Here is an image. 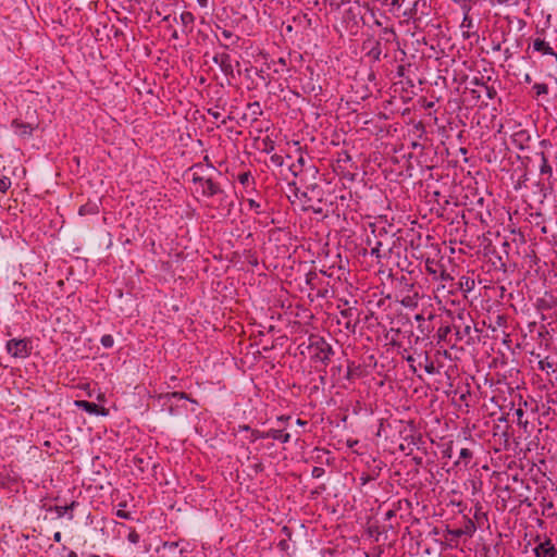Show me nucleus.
Masks as SVG:
<instances>
[{
    "label": "nucleus",
    "mask_w": 557,
    "mask_h": 557,
    "mask_svg": "<svg viewBox=\"0 0 557 557\" xmlns=\"http://www.w3.org/2000/svg\"><path fill=\"white\" fill-rule=\"evenodd\" d=\"M215 168L212 163L205 166L203 163L198 162L188 168L185 172L186 175L191 176V182L196 186L195 191L205 198L220 197V207H232L233 202L226 203L228 198L227 194L222 188L221 184L214 180L212 172Z\"/></svg>",
    "instance_id": "obj_1"
},
{
    "label": "nucleus",
    "mask_w": 557,
    "mask_h": 557,
    "mask_svg": "<svg viewBox=\"0 0 557 557\" xmlns=\"http://www.w3.org/2000/svg\"><path fill=\"white\" fill-rule=\"evenodd\" d=\"M395 300L407 309H416L421 298L419 286L406 274L395 277Z\"/></svg>",
    "instance_id": "obj_2"
},
{
    "label": "nucleus",
    "mask_w": 557,
    "mask_h": 557,
    "mask_svg": "<svg viewBox=\"0 0 557 557\" xmlns=\"http://www.w3.org/2000/svg\"><path fill=\"white\" fill-rule=\"evenodd\" d=\"M454 327V345L463 343L466 345H472L479 338L474 333L479 330L474 326V321L469 312L461 311L455 318H453Z\"/></svg>",
    "instance_id": "obj_3"
},
{
    "label": "nucleus",
    "mask_w": 557,
    "mask_h": 557,
    "mask_svg": "<svg viewBox=\"0 0 557 557\" xmlns=\"http://www.w3.org/2000/svg\"><path fill=\"white\" fill-rule=\"evenodd\" d=\"M307 350L314 362H321L325 367L330 363L334 355L332 345L320 335L311 334L308 337Z\"/></svg>",
    "instance_id": "obj_4"
},
{
    "label": "nucleus",
    "mask_w": 557,
    "mask_h": 557,
    "mask_svg": "<svg viewBox=\"0 0 557 557\" xmlns=\"http://www.w3.org/2000/svg\"><path fill=\"white\" fill-rule=\"evenodd\" d=\"M531 45H529V49L532 47L533 52H537L541 55H552L555 58L557 62V52L554 50L550 41H548L545 37V29H536L534 37L531 38Z\"/></svg>",
    "instance_id": "obj_5"
},
{
    "label": "nucleus",
    "mask_w": 557,
    "mask_h": 557,
    "mask_svg": "<svg viewBox=\"0 0 557 557\" xmlns=\"http://www.w3.org/2000/svg\"><path fill=\"white\" fill-rule=\"evenodd\" d=\"M5 349L13 358L25 359L32 354V344L28 338H12L7 342Z\"/></svg>",
    "instance_id": "obj_6"
},
{
    "label": "nucleus",
    "mask_w": 557,
    "mask_h": 557,
    "mask_svg": "<svg viewBox=\"0 0 557 557\" xmlns=\"http://www.w3.org/2000/svg\"><path fill=\"white\" fill-rule=\"evenodd\" d=\"M382 39L371 36L362 42V50H367L366 55L373 62H380L382 59Z\"/></svg>",
    "instance_id": "obj_7"
},
{
    "label": "nucleus",
    "mask_w": 557,
    "mask_h": 557,
    "mask_svg": "<svg viewBox=\"0 0 557 557\" xmlns=\"http://www.w3.org/2000/svg\"><path fill=\"white\" fill-rule=\"evenodd\" d=\"M341 318L344 320V327L350 332L356 333L359 324V311L357 308H347L341 311Z\"/></svg>",
    "instance_id": "obj_8"
},
{
    "label": "nucleus",
    "mask_w": 557,
    "mask_h": 557,
    "mask_svg": "<svg viewBox=\"0 0 557 557\" xmlns=\"http://www.w3.org/2000/svg\"><path fill=\"white\" fill-rule=\"evenodd\" d=\"M443 539L447 543L450 548H456L459 546L460 542L465 541V534L461 532L459 528H451L450 525H446L443 531Z\"/></svg>",
    "instance_id": "obj_9"
},
{
    "label": "nucleus",
    "mask_w": 557,
    "mask_h": 557,
    "mask_svg": "<svg viewBox=\"0 0 557 557\" xmlns=\"http://www.w3.org/2000/svg\"><path fill=\"white\" fill-rule=\"evenodd\" d=\"M212 61L219 65L221 72L226 76L234 75V67L232 64V58L226 52L215 53Z\"/></svg>",
    "instance_id": "obj_10"
},
{
    "label": "nucleus",
    "mask_w": 557,
    "mask_h": 557,
    "mask_svg": "<svg viewBox=\"0 0 557 557\" xmlns=\"http://www.w3.org/2000/svg\"><path fill=\"white\" fill-rule=\"evenodd\" d=\"M11 126L16 135H18L22 138H28L33 135L34 129L37 128L38 124L23 122L21 120L15 119L12 121Z\"/></svg>",
    "instance_id": "obj_11"
},
{
    "label": "nucleus",
    "mask_w": 557,
    "mask_h": 557,
    "mask_svg": "<svg viewBox=\"0 0 557 557\" xmlns=\"http://www.w3.org/2000/svg\"><path fill=\"white\" fill-rule=\"evenodd\" d=\"M238 183L243 186L244 191L247 195L258 194L256 188V178L252 176L250 171L242 172L237 175Z\"/></svg>",
    "instance_id": "obj_12"
},
{
    "label": "nucleus",
    "mask_w": 557,
    "mask_h": 557,
    "mask_svg": "<svg viewBox=\"0 0 557 557\" xmlns=\"http://www.w3.org/2000/svg\"><path fill=\"white\" fill-rule=\"evenodd\" d=\"M534 553L536 557H557V548L548 537L536 545Z\"/></svg>",
    "instance_id": "obj_13"
},
{
    "label": "nucleus",
    "mask_w": 557,
    "mask_h": 557,
    "mask_svg": "<svg viewBox=\"0 0 557 557\" xmlns=\"http://www.w3.org/2000/svg\"><path fill=\"white\" fill-rule=\"evenodd\" d=\"M426 273L433 275L435 278L441 277L442 280L450 278L449 274L446 273L444 267L436 260L428 258L424 263Z\"/></svg>",
    "instance_id": "obj_14"
},
{
    "label": "nucleus",
    "mask_w": 557,
    "mask_h": 557,
    "mask_svg": "<svg viewBox=\"0 0 557 557\" xmlns=\"http://www.w3.org/2000/svg\"><path fill=\"white\" fill-rule=\"evenodd\" d=\"M454 327H453V324L449 325V324H446V325H441L436 332V338H437V343H446L447 345H449L451 348L453 347H456L457 345H454Z\"/></svg>",
    "instance_id": "obj_15"
},
{
    "label": "nucleus",
    "mask_w": 557,
    "mask_h": 557,
    "mask_svg": "<svg viewBox=\"0 0 557 557\" xmlns=\"http://www.w3.org/2000/svg\"><path fill=\"white\" fill-rule=\"evenodd\" d=\"M530 140L531 135L525 129H519L511 135L512 145L520 150L528 148Z\"/></svg>",
    "instance_id": "obj_16"
},
{
    "label": "nucleus",
    "mask_w": 557,
    "mask_h": 557,
    "mask_svg": "<svg viewBox=\"0 0 557 557\" xmlns=\"http://www.w3.org/2000/svg\"><path fill=\"white\" fill-rule=\"evenodd\" d=\"M458 528L465 534V541L471 539L476 531L475 522L467 516H462Z\"/></svg>",
    "instance_id": "obj_17"
},
{
    "label": "nucleus",
    "mask_w": 557,
    "mask_h": 557,
    "mask_svg": "<svg viewBox=\"0 0 557 557\" xmlns=\"http://www.w3.org/2000/svg\"><path fill=\"white\" fill-rule=\"evenodd\" d=\"M75 406L90 414H106V409L95 403L87 400H76Z\"/></svg>",
    "instance_id": "obj_18"
},
{
    "label": "nucleus",
    "mask_w": 557,
    "mask_h": 557,
    "mask_svg": "<svg viewBox=\"0 0 557 557\" xmlns=\"http://www.w3.org/2000/svg\"><path fill=\"white\" fill-rule=\"evenodd\" d=\"M180 20H181L182 25H183V33L185 35H188V34L193 33V30H194V23H195V15L191 12H189V11H184L180 15Z\"/></svg>",
    "instance_id": "obj_19"
},
{
    "label": "nucleus",
    "mask_w": 557,
    "mask_h": 557,
    "mask_svg": "<svg viewBox=\"0 0 557 557\" xmlns=\"http://www.w3.org/2000/svg\"><path fill=\"white\" fill-rule=\"evenodd\" d=\"M414 320L418 322V331L421 333L423 338H428L433 331L423 314L418 313L414 315Z\"/></svg>",
    "instance_id": "obj_20"
},
{
    "label": "nucleus",
    "mask_w": 557,
    "mask_h": 557,
    "mask_svg": "<svg viewBox=\"0 0 557 557\" xmlns=\"http://www.w3.org/2000/svg\"><path fill=\"white\" fill-rule=\"evenodd\" d=\"M99 213V203L97 201L88 200L86 203L82 205L78 209V214L82 216L85 215H95Z\"/></svg>",
    "instance_id": "obj_21"
},
{
    "label": "nucleus",
    "mask_w": 557,
    "mask_h": 557,
    "mask_svg": "<svg viewBox=\"0 0 557 557\" xmlns=\"http://www.w3.org/2000/svg\"><path fill=\"white\" fill-rule=\"evenodd\" d=\"M221 35L226 41H228L220 42V46L224 49H230L231 46H237L238 41L240 40L239 36L235 35L233 32L228 29H222Z\"/></svg>",
    "instance_id": "obj_22"
},
{
    "label": "nucleus",
    "mask_w": 557,
    "mask_h": 557,
    "mask_svg": "<svg viewBox=\"0 0 557 557\" xmlns=\"http://www.w3.org/2000/svg\"><path fill=\"white\" fill-rule=\"evenodd\" d=\"M536 156L541 159V165H540V174L541 175H547V178L549 180L553 176V168L550 166L548 162V158L546 157L545 152L542 150L540 152H536Z\"/></svg>",
    "instance_id": "obj_23"
},
{
    "label": "nucleus",
    "mask_w": 557,
    "mask_h": 557,
    "mask_svg": "<svg viewBox=\"0 0 557 557\" xmlns=\"http://www.w3.org/2000/svg\"><path fill=\"white\" fill-rule=\"evenodd\" d=\"M265 435L268 438L280 441L283 444H286L290 441V434L285 433L283 430L280 429H270L267 431Z\"/></svg>",
    "instance_id": "obj_24"
},
{
    "label": "nucleus",
    "mask_w": 557,
    "mask_h": 557,
    "mask_svg": "<svg viewBox=\"0 0 557 557\" xmlns=\"http://www.w3.org/2000/svg\"><path fill=\"white\" fill-rule=\"evenodd\" d=\"M322 193L318 184H310L306 186V190L302 191V197L311 201L313 198L320 199Z\"/></svg>",
    "instance_id": "obj_25"
},
{
    "label": "nucleus",
    "mask_w": 557,
    "mask_h": 557,
    "mask_svg": "<svg viewBox=\"0 0 557 557\" xmlns=\"http://www.w3.org/2000/svg\"><path fill=\"white\" fill-rule=\"evenodd\" d=\"M473 458V451L469 448H461L459 453V458L455 462L456 466H463L465 468H468L471 460Z\"/></svg>",
    "instance_id": "obj_26"
},
{
    "label": "nucleus",
    "mask_w": 557,
    "mask_h": 557,
    "mask_svg": "<svg viewBox=\"0 0 557 557\" xmlns=\"http://www.w3.org/2000/svg\"><path fill=\"white\" fill-rule=\"evenodd\" d=\"M459 288L465 294L470 293L475 287V281L470 276H461L459 278Z\"/></svg>",
    "instance_id": "obj_27"
},
{
    "label": "nucleus",
    "mask_w": 557,
    "mask_h": 557,
    "mask_svg": "<svg viewBox=\"0 0 557 557\" xmlns=\"http://www.w3.org/2000/svg\"><path fill=\"white\" fill-rule=\"evenodd\" d=\"M78 505L77 502L73 500L70 505L50 507L49 510H54L58 518H62L67 511H73Z\"/></svg>",
    "instance_id": "obj_28"
},
{
    "label": "nucleus",
    "mask_w": 557,
    "mask_h": 557,
    "mask_svg": "<svg viewBox=\"0 0 557 557\" xmlns=\"http://www.w3.org/2000/svg\"><path fill=\"white\" fill-rule=\"evenodd\" d=\"M384 467L383 461L373 459L372 465H369V472L373 480L377 479Z\"/></svg>",
    "instance_id": "obj_29"
},
{
    "label": "nucleus",
    "mask_w": 557,
    "mask_h": 557,
    "mask_svg": "<svg viewBox=\"0 0 557 557\" xmlns=\"http://www.w3.org/2000/svg\"><path fill=\"white\" fill-rule=\"evenodd\" d=\"M424 363L423 368L428 374H435L437 372L434 362L429 357L428 352H424L423 355ZM419 366L422 367V362H419Z\"/></svg>",
    "instance_id": "obj_30"
},
{
    "label": "nucleus",
    "mask_w": 557,
    "mask_h": 557,
    "mask_svg": "<svg viewBox=\"0 0 557 557\" xmlns=\"http://www.w3.org/2000/svg\"><path fill=\"white\" fill-rule=\"evenodd\" d=\"M360 374H361L360 367L356 366L355 362H349V364L347 367L346 379L349 381H352L356 377L360 376Z\"/></svg>",
    "instance_id": "obj_31"
},
{
    "label": "nucleus",
    "mask_w": 557,
    "mask_h": 557,
    "mask_svg": "<svg viewBox=\"0 0 557 557\" xmlns=\"http://www.w3.org/2000/svg\"><path fill=\"white\" fill-rule=\"evenodd\" d=\"M537 367L541 371H546L549 375V370L554 372L555 361L550 360L549 357H546L537 362Z\"/></svg>",
    "instance_id": "obj_32"
},
{
    "label": "nucleus",
    "mask_w": 557,
    "mask_h": 557,
    "mask_svg": "<svg viewBox=\"0 0 557 557\" xmlns=\"http://www.w3.org/2000/svg\"><path fill=\"white\" fill-rule=\"evenodd\" d=\"M516 421L520 428L527 430L529 421L524 418V411L521 407L515 410Z\"/></svg>",
    "instance_id": "obj_33"
},
{
    "label": "nucleus",
    "mask_w": 557,
    "mask_h": 557,
    "mask_svg": "<svg viewBox=\"0 0 557 557\" xmlns=\"http://www.w3.org/2000/svg\"><path fill=\"white\" fill-rule=\"evenodd\" d=\"M462 9L465 11V16L462 18L460 27L461 28H472L473 27L472 18L469 16L470 7L465 3L462 5Z\"/></svg>",
    "instance_id": "obj_34"
},
{
    "label": "nucleus",
    "mask_w": 557,
    "mask_h": 557,
    "mask_svg": "<svg viewBox=\"0 0 557 557\" xmlns=\"http://www.w3.org/2000/svg\"><path fill=\"white\" fill-rule=\"evenodd\" d=\"M541 506L543 508L542 515L543 516H552V510L554 509V503L553 500H548L546 497H542Z\"/></svg>",
    "instance_id": "obj_35"
},
{
    "label": "nucleus",
    "mask_w": 557,
    "mask_h": 557,
    "mask_svg": "<svg viewBox=\"0 0 557 557\" xmlns=\"http://www.w3.org/2000/svg\"><path fill=\"white\" fill-rule=\"evenodd\" d=\"M532 89L534 90L536 97L547 95L549 91V87L545 83H535Z\"/></svg>",
    "instance_id": "obj_36"
},
{
    "label": "nucleus",
    "mask_w": 557,
    "mask_h": 557,
    "mask_svg": "<svg viewBox=\"0 0 557 557\" xmlns=\"http://www.w3.org/2000/svg\"><path fill=\"white\" fill-rule=\"evenodd\" d=\"M166 397L175 398V399H186V400L197 404V401L195 399L190 398V396L188 394H186L185 392H172V393H169L166 395Z\"/></svg>",
    "instance_id": "obj_37"
},
{
    "label": "nucleus",
    "mask_w": 557,
    "mask_h": 557,
    "mask_svg": "<svg viewBox=\"0 0 557 557\" xmlns=\"http://www.w3.org/2000/svg\"><path fill=\"white\" fill-rule=\"evenodd\" d=\"M267 431H260V430H252L250 431V442L251 443H255L256 441L260 440V438H268L267 437Z\"/></svg>",
    "instance_id": "obj_38"
},
{
    "label": "nucleus",
    "mask_w": 557,
    "mask_h": 557,
    "mask_svg": "<svg viewBox=\"0 0 557 557\" xmlns=\"http://www.w3.org/2000/svg\"><path fill=\"white\" fill-rule=\"evenodd\" d=\"M100 343L104 348H112L114 345V338L112 335L106 334L101 336Z\"/></svg>",
    "instance_id": "obj_39"
},
{
    "label": "nucleus",
    "mask_w": 557,
    "mask_h": 557,
    "mask_svg": "<svg viewBox=\"0 0 557 557\" xmlns=\"http://www.w3.org/2000/svg\"><path fill=\"white\" fill-rule=\"evenodd\" d=\"M11 186V180L0 173V191L5 193Z\"/></svg>",
    "instance_id": "obj_40"
},
{
    "label": "nucleus",
    "mask_w": 557,
    "mask_h": 557,
    "mask_svg": "<svg viewBox=\"0 0 557 557\" xmlns=\"http://www.w3.org/2000/svg\"><path fill=\"white\" fill-rule=\"evenodd\" d=\"M248 109L251 111V113L253 115H261L262 114V109H261V106L258 101H255V102H250L248 103Z\"/></svg>",
    "instance_id": "obj_41"
},
{
    "label": "nucleus",
    "mask_w": 557,
    "mask_h": 557,
    "mask_svg": "<svg viewBox=\"0 0 557 557\" xmlns=\"http://www.w3.org/2000/svg\"><path fill=\"white\" fill-rule=\"evenodd\" d=\"M482 88L484 89L485 95L488 99H494L497 96V91L493 86L482 84Z\"/></svg>",
    "instance_id": "obj_42"
},
{
    "label": "nucleus",
    "mask_w": 557,
    "mask_h": 557,
    "mask_svg": "<svg viewBox=\"0 0 557 557\" xmlns=\"http://www.w3.org/2000/svg\"><path fill=\"white\" fill-rule=\"evenodd\" d=\"M126 504L125 503H121L119 505L120 509L116 511V517L119 518H122V519H132V515L129 511H125L124 509H122L123 507H125Z\"/></svg>",
    "instance_id": "obj_43"
},
{
    "label": "nucleus",
    "mask_w": 557,
    "mask_h": 557,
    "mask_svg": "<svg viewBox=\"0 0 557 557\" xmlns=\"http://www.w3.org/2000/svg\"><path fill=\"white\" fill-rule=\"evenodd\" d=\"M127 540L133 544H138L140 541V535L135 529H132L127 535Z\"/></svg>",
    "instance_id": "obj_44"
},
{
    "label": "nucleus",
    "mask_w": 557,
    "mask_h": 557,
    "mask_svg": "<svg viewBox=\"0 0 557 557\" xmlns=\"http://www.w3.org/2000/svg\"><path fill=\"white\" fill-rule=\"evenodd\" d=\"M180 542H164L162 544V549L168 552H174L178 547Z\"/></svg>",
    "instance_id": "obj_45"
},
{
    "label": "nucleus",
    "mask_w": 557,
    "mask_h": 557,
    "mask_svg": "<svg viewBox=\"0 0 557 557\" xmlns=\"http://www.w3.org/2000/svg\"><path fill=\"white\" fill-rule=\"evenodd\" d=\"M418 0L413 3L412 8L404 11L403 15L407 18H413L417 13Z\"/></svg>",
    "instance_id": "obj_46"
},
{
    "label": "nucleus",
    "mask_w": 557,
    "mask_h": 557,
    "mask_svg": "<svg viewBox=\"0 0 557 557\" xmlns=\"http://www.w3.org/2000/svg\"><path fill=\"white\" fill-rule=\"evenodd\" d=\"M289 541L287 539H283L278 542L277 547L281 552L288 553L289 550Z\"/></svg>",
    "instance_id": "obj_47"
},
{
    "label": "nucleus",
    "mask_w": 557,
    "mask_h": 557,
    "mask_svg": "<svg viewBox=\"0 0 557 557\" xmlns=\"http://www.w3.org/2000/svg\"><path fill=\"white\" fill-rule=\"evenodd\" d=\"M383 553L382 546H376L373 548L372 553H366V557H382Z\"/></svg>",
    "instance_id": "obj_48"
},
{
    "label": "nucleus",
    "mask_w": 557,
    "mask_h": 557,
    "mask_svg": "<svg viewBox=\"0 0 557 557\" xmlns=\"http://www.w3.org/2000/svg\"><path fill=\"white\" fill-rule=\"evenodd\" d=\"M382 33H383V35H389L392 37V38H389V37L384 38L386 42H389L392 39H395L397 37L395 30L389 27H385Z\"/></svg>",
    "instance_id": "obj_49"
},
{
    "label": "nucleus",
    "mask_w": 557,
    "mask_h": 557,
    "mask_svg": "<svg viewBox=\"0 0 557 557\" xmlns=\"http://www.w3.org/2000/svg\"><path fill=\"white\" fill-rule=\"evenodd\" d=\"M248 206L251 210H255L257 214H260L259 208L260 203L257 202L253 198H247Z\"/></svg>",
    "instance_id": "obj_50"
},
{
    "label": "nucleus",
    "mask_w": 557,
    "mask_h": 557,
    "mask_svg": "<svg viewBox=\"0 0 557 557\" xmlns=\"http://www.w3.org/2000/svg\"><path fill=\"white\" fill-rule=\"evenodd\" d=\"M324 473H325V470L322 467H313V469L311 471V475L314 479L321 478Z\"/></svg>",
    "instance_id": "obj_51"
},
{
    "label": "nucleus",
    "mask_w": 557,
    "mask_h": 557,
    "mask_svg": "<svg viewBox=\"0 0 557 557\" xmlns=\"http://www.w3.org/2000/svg\"><path fill=\"white\" fill-rule=\"evenodd\" d=\"M369 534L371 536L375 535V541H379V535L381 534L380 528L377 525H371L369 527Z\"/></svg>",
    "instance_id": "obj_52"
},
{
    "label": "nucleus",
    "mask_w": 557,
    "mask_h": 557,
    "mask_svg": "<svg viewBox=\"0 0 557 557\" xmlns=\"http://www.w3.org/2000/svg\"><path fill=\"white\" fill-rule=\"evenodd\" d=\"M359 480H360L361 486H363V485L368 484L369 482L373 481V479L371 478L370 473H366V472H363L360 475Z\"/></svg>",
    "instance_id": "obj_53"
},
{
    "label": "nucleus",
    "mask_w": 557,
    "mask_h": 557,
    "mask_svg": "<svg viewBox=\"0 0 557 557\" xmlns=\"http://www.w3.org/2000/svg\"><path fill=\"white\" fill-rule=\"evenodd\" d=\"M404 0H388V3L386 5H389L391 7V11L395 10V9H399L403 4Z\"/></svg>",
    "instance_id": "obj_54"
},
{
    "label": "nucleus",
    "mask_w": 557,
    "mask_h": 557,
    "mask_svg": "<svg viewBox=\"0 0 557 557\" xmlns=\"http://www.w3.org/2000/svg\"><path fill=\"white\" fill-rule=\"evenodd\" d=\"M281 532L284 534L285 539L292 540L293 531H292L290 528L285 525V527L282 528Z\"/></svg>",
    "instance_id": "obj_55"
},
{
    "label": "nucleus",
    "mask_w": 557,
    "mask_h": 557,
    "mask_svg": "<svg viewBox=\"0 0 557 557\" xmlns=\"http://www.w3.org/2000/svg\"><path fill=\"white\" fill-rule=\"evenodd\" d=\"M404 359H406V361L409 363L410 368L413 370V372L417 371L416 367H414V361L416 359L411 356V355H408V356H403Z\"/></svg>",
    "instance_id": "obj_56"
},
{
    "label": "nucleus",
    "mask_w": 557,
    "mask_h": 557,
    "mask_svg": "<svg viewBox=\"0 0 557 557\" xmlns=\"http://www.w3.org/2000/svg\"><path fill=\"white\" fill-rule=\"evenodd\" d=\"M208 114L212 116L214 120H219L221 117V113L214 109H208Z\"/></svg>",
    "instance_id": "obj_57"
},
{
    "label": "nucleus",
    "mask_w": 557,
    "mask_h": 557,
    "mask_svg": "<svg viewBox=\"0 0 557 557\" xmlns=\"http://www.w3.org/2000/svg\"><path fill=\"white\" fill-rule=\"evenodd\" d=\"M381 246H382V243L381 242H376L375 246L372 247V249H371V255L372 256L375 255L376 257H379L380 256L379 252H380Z\"/></svg>",
    "instance_id": "obj_58"
},
{
    "label": "nucleus",
    "mask_w": 557,
    "mask_h": 557,
    "mask_svg": "<svg viewBox=\"0 0 557 557\" xmlns=\"http://www.w3.org/2000/svg\"><path fill=\"white\" fill-rule=\"evenodd\" d=\"M470 94L472 96V99H474L476 101L481 98V94L476 89H470Z\"/></svg>",
    "instance_id": "obj_59"
},
{
    "label": "nucleus",
    "mask_w": 557,
    "mask_h": 557,
    "mask_svg": "<svg viewBox=\"0 0 557 557\" xmlns=\"http://www.w3.org/2000/svg\"><path fill=\"white\" fill-rule=\"evenodd\" d=\"M405 71H406V67L405 65H398L397 66V76L398 77H404L405 76Z\"/></svg>",
    "instance_id": "obj_60"
},
{
    "label": "nucleus",
    "mask_w": 557,
    "mask_h": 557,
    "mask_svg": "<svg viewBox=\"0 0 557 557\" xmlns=\"http://www.w3.org/2000/svg\"><path fill=\"white\" fill-rule=\"evenodd\" d=\"M290 420V416H280L277 417V422L286 424Z\"/></svg>",
    "instance_id": "obj_61"
},
{
    "label": "nucleus",
    "mask_w": 557,
    "mask_h": 557,
    "mask_svg": "<svg viewBox=\"0 0 557 557\" xmlns=\"http://www.w3.org/2000/svg\"><path fill=\"white\" fill-rule=\"evenodd\" d=\"M540 146H541L542 148L552 147V143H550L548 139H542V140L540 141Z\"/></svg>",
    "instance_id": "obj_62"
},
{
    "label": "nucleus",
    "mask_w": 557,
    "mask_h": 557,
    "mask_svg": "<svg viewBox=\"0 0 557 557\" xmlns=\"http://www.w3.org/2000/svg\"><path fill=\"white\" fill-rule=\"evenodd\" d=\"M521 505H525L528 507H531L532 506V502L530 500L529 497H524L522 499L519 500Z\"/></svg>",
    "instance_id": "obj_63"
},
{
    "label": "nucleus",
    "mask_w": 557,
    "mask_h": 557,
    "mask_svg": "<svg viewBox=\"0 0 557 557\" xmlns=\"http://www.w3.org/2000/svg\"><path fill=\"white\" fill-rule=\"evenodd\" d=\"M317 277V274L314 272H309L307 274V283L310 284L313 278Z\"/></svg>",
    "instance_id": "obj_64"
}]
</instances>
